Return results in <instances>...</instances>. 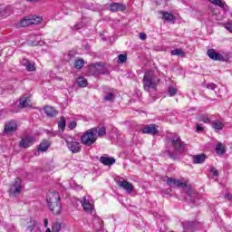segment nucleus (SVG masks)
I'll list each match as a JSON object with an SVG mask.
<instances>
[{
    "instance_id": "41",
    "label": "nucleus",
    "mask_w": 232,
    "mask_h": 232,
    "mask_svg": "<svg viewBox=\"0 0 232 232\" xmlns=\"http://www.w3.org/2000/svg\"><path fill=\"white\" fill-rule=\"evenodd\" d=\"M61 225H60V223H58V222H56V223H53V232H59V231H61Z\"/></svg>"
},
{
    "instance_id": "30",
    "label": "nucleus",
    "mask_w": 232,
    "mask_h": 232,
    "mask_svg": "<svg viewBox=\"0 0 232 232\" xmlns=\"http://www.w3.org/2000/svg\"><path fill=\"white\" fill-rule=\"evenodd\" d=\"M165 155L169 156V159L172 160H179V154L177 152H171L170 150H166Z\"/></svg>"
},
{
    "instance_id": "13",
    "label": "nucleus",
    "mask_w": 232,
    "mask_h": 232,
    "mask_svg": "<svg viewBox=\"0 0 232 232\" xmlns=\"http://www.w3.org/2000/svg\"><path fill=\"white\" fill-rule=\"evenodd\" d=\"M117 185L126 191V193H131L133 191V185L126 179L119 180Z\"/></svg>"
},
{
    "instance_id": "35",
    "label": "nucleus",
    "mask_w": 232,
    "mask_h": 232,
    "mask_svg": "<svg viewBox=\"0 0 232 232\" xmlns=\"http://www.w3.org/2000/svg\"><path fill=\"white\" fill-rule=\"evenodd\" d=\"M86 24L82 22L76 24L73 27H72V30H75V32L79 30H82Z\"/></svg>"
},
{
    "instance_id": "3",
    "label": "nucleus",
    "mask_w": 232,
    "mask_h": 232,
    "mask_svg": "<svg viewBox=\"0 0 232 232\" xmlns=\"http://www.w3.org/2000/svg\"><path fill=\"white\" fill-rule=\"evenodd\" d=\"M89 75H108V70L102 63H96L90 65Z\"/></svg>"
},
{
    "instance_id": "15",
    "label": "nucleus",
    "mask_w": 232,
    "mask_h": 232,
    "mask_svg": "<svg viewBox=\"0 0 232 232\" xmlns=\"http://www.w3.org/2000/svg\"><path fill=\"white\" fill-rule=\"evenodd\" d=\"M208 1L211 3V5H215V6H218L225 12H229V5H227V4H226L225 1L223 0H208Z\"/></svg>"
},
{
    "instance_id": "6",
    "label": "nucleus",
    "mask_w": 232,
    "mask_h": 232,
    "mask_svg": "<svg viewBox=\"0 0 232 232\" xmlns=\"http://www.w3.org/2000/svg\"><path fill=\"white\" fill-rule=\"evenodd\" d=\"M65 143L72 153H79L81 151V145L75 138L68 137L65 139Z\"/></svg>"
},
{
    "instance_id": "22",
    "label": "nucleus",
    "mask_w": 232,
    "mask_h": 232,
    "mask_svg": "<svg viewBox=\"0 0 232 232\" xmlns=\"http://www.w3.org/2000/svg\"><path fill=\"white\" fill-rule=\"evenodd\" d=\"M10 14H12V7L10 6L5 7V5H0V15L2 17H8Z\"/></svg>"
},
{
    "instance_id": "32",
    "label": "nucleus",
    "mask_w": 232,
    "mask_h": 232,
    "mask_svg": "<svg viewBox=\"0 0 232 232\" xmlns=\"http://www.w3.org/2000/svg\"><path fill=\"white\" fill-rule=\"evenodd\" d=\"M171 55H178L179 57H186V53L182 49H174L171 51Z\"/></svg>"
},
{
    "instance_id": "16",
    "label": "nucleus",
    "mask_w": 232,
    "mask_h": 232,
    "mask_svg": "<svg viewBox=\"0 0 232 232\" xmlns=\"http://www.w3.org/2000/svg\"><path fill=\"white\" fill-rule=\"evenodd\" d=\"M109 8L111 12H124L126 5L121 3H111L109 5Z\"/></svg>"
},
{
    "instance_id": "31",
    "label": "nucleus",
    "mask_w": 232,
    "mask_h": 232,
    "mask_svg": "<svg viewBox=\"0 0 232 232\" xmlns=\"http://www.w3.org/2000/svg\"><path fill=\"white\" fill-rule=\"evenodd\" d=\"M50 148V144L48 141L44 140L40 143L38 150L39 151H46Z\"/></svg>"
},
{
    "instance_id": "23",
    "label": "nucleus",
    "mask_w": 232,
    "mask_h": 232,
    "mask_svg": "<svg viewBox=\"0 0 232 232\" xmlns=\"http://www.w3.org/2000/svg\"><path fill=\"white\" fill-rule=\"evenodd\" d=\"M194 164H204L206 162V154H198L193 156Z\"/></svg>"
},
{
    "instance_id": "28",
    "label": "nucleus",
    "mask_w": 232,
    "mask_h": 232,
    "mask_svg": "<svg viewBox=\"0 0 232 232\" xmlns=\"http://www.w3.org/2000/svg\"><path fill=\"white\" fill-rule=\"evenodd\" d=\"M58 128L61 131L66 130V118L64 116H62L60 121H58Z\"/></svg>"
},
{
    "instance_id": "38",
    "label": "nucleus",
    "mask_w": 232,
    "mask_h": 232,
    "mask_svg": "<svg viewBox=\"0 0 232 232\" xmlns=\"http://www.w3.org/2000/svg\"><path fill=\"white\" fill-rule=\"evenodd\" d=\"M43 43H44V42H41V41H39V40L29 41V42H28L29 46H43Z\"/></svg>"
},
{
    "instance_id": "14",
    "label": "nucleus",
    "mask_w": 232,
    "mask_h": 232,
    "mask_svg": "<svg viewBox=\"0 0 232 232\" xmlns=\"http://www.w3.org/2000/svg\"><path fill=\"white\" fill-rule=\"evenodd\" d=\"M34 137L26 136L20 140L19 147L24 149L30 148V146L34 144Z\"/></svg>"
},
{
    "instance_id": "2",
    "label": "nucleus",
    "mask_w": 232,
    "mask_h": 232,
    "mask_svg": "<svg viewBox=\"0 0 232 232\" xmlns=\"http://www.w3.org/2000/svg\"><path fill=\"white\" fill-rule=\"evenodd\" d=\"M47 204L48 208L53 215H60L63 205L61 204V196L59 192L53 190L47 194Z\"/></svg>"
},
{
    "instance_id": "49",
    "label": "nucleus",
    "mask_w": 232,
    "mask_h": 232,
    "mask_svg": "<svg viewBox=\"0 0 232 232\" xmlns=\"http://www.w3.org/2000/svg\"><path fill=\"white\" fill-rule=\"evenodd\" d=\"M34 225H30L27 229H30V231H34Z\"/></svg>"
},
{
    "instance_id": "33",
    "label": "nucleus",
    "mask_w": 232,
    "mask_h": 232,
    "mask_svg": "<svg viewBox=\"0 0 232 232\" xmlns=\"http://www.w3.org/2000/svg\"><path fill=\"white\" fill-rule=\"evenodd\" d=\"M103 99L104 101L112 102V101H115V94L113 92H107Z\"/></svg>"
},
{
    "instance_id": "19",
    "label": "nucleus",
    "mask_w": 232,
    "mask_h": 232,
    "mask_svg": "<svg viewBox=\"0 0 232 232\" xmlns=\"http://www.w3.org/2000/svg\"><path fill=\"white\" fill-rule=\"evenodd\" d=\"M167 184L168 186H177L178 188H186V183L179 179H174L172 178H168Z\"/></svg>"
},
{
    "instance_id": "50",
    "label": "nucleus",
    "mask_w": 232,
    "mask_h": 232,
    "mask_svg": "<svg viewBox=\"0 0 232 232\" xmlns=\"http://www.w3.org/2000/svg\"><path fill=\"white\" fill-rule=\"evenodd\" d=\"M225 198H228V200H231V194H226Z\"/></svg>"
},
{
    "instance_id": "24",
    "label": "nucleus",
    "mask_w": 232,
    "mask_h": 232,
    "mask_svg": "<svg viewBox=\"0 0 232 232\" xmlns=\"http://www.w3.org/2000/svg\"><path fill=\"white\" fill-rule=\"evenodd\" d=\"M162 19H164V21H168L169 23H175V15H173V14L171 13H168V12H163L162 13Z\"/></svg>"
},
{
    "instance_id": "26",
    "label": "nucleus",
    "mask_w": 232,
    "mask_h": 232,
    "mask_svg": "<svg viewBox=\"0 0 232 232\" xmlns=\"http://www.w3.org/2000/svg\"><path fill=\"white\" fill-rule=\"evenodd\" d=\"M183 229H186L187 231H189V229H193L197 226V223L195 221H184L182 223Z\"/></svg>"
},
{
    "instance_id": "48",
    "label": "nucleus",
    "mask_w": 232,
    "mask_h": 232,
    "mask_svg": "<svg viewBox=\"0 0 232 232\" xmlns=\"http://www.w3.org/2000/svg\"><path fill=\"white\" fill-rule=\"evenodd\" d=\"M196 130H197L198 132H202V131H204V127H202L199 124H198L196 126Z\"/></svg>"
},
{
    "instance_id": "9",
    "label": "nucleus",
    "mask_w": 232,
    "mask_h": 232,
    "mask_svg": "<svg viewBox=\"0 0 232 232\" xmlns=\"http://www.w3.org/2000/svg\"><path fill=\"white\" fill-rule=\"evenodd\" d=\"M43 21V18L36 17V19L25 17L20 21V26L24 28L26 26H30V24H39Z\"/></svg>"
},
{
    "instance_id": "8",
    "label": "nucleus",
    "mask_w": 232,
    "mask_h": 232,
    "mask_svg": "<svg viewBox=\"0 0 232 232\" xmlns=\"http://www.w3.org/2000/svg\"><path fill=\"white\" fill-rule=\"evenodd\" d=\"M22 190H23V185H22L21 179L16 178L14 179V182L11 185L9 188V193H13V195L16 197L17 195H19V193H21Z\"/></svg>"
},
{
    "instance_id": "5",
    "label": "nucleus",
    "mask_w": 232,
    "mask_h": 232,
    "mask_svg": "<svg viewBox=\"0 0 232 232\" xmlns=\"http://www.w3.org/2000/svg\"><path fill=\"white\" fill-rule=\"evenodd\" d=\"M156 76L151 71H148L143 76V87L145 92L155 88Z\"/></svg>"
},
{
    "instance_id": "11",
    "label": "nucleus",
    "mask_w": 232,
    "mask_h": 232,
    "mask_svg": "<svg viewBox=\"0 0 232 232\" xmlns=\"http://www.w3.org/2000/svg\"><path fill=\"white\" fill-rule=\"evenodd\" d=\"M183 189H185L186 195L189 197L190 202H197V198L198 197V193H197L191 186L186 184V187H184Z\"/></svg>"
},
{
    "instance_id": "4",
    "label": "nucleus",
    "mask_w": 232,
    "mask_h": 232,
    "mask_svg": "<svg viewBox=\"0 0 232 232\" xmlns=\"http://www.w3.org/2000/svg\"><path fill=\"white\" fill-rule=\"evenodd\" d=\"M170 146L176 151V153H179L180 155L186 153V143L182 141L180 136L176 138H171L169 140Z\"/></svg>"
},
{
    "instance_id": "17",
    "label": "nucleus",
    "mask_w": 232,
    "mask_h": 232,
    "mask_svg": "<svg viewBox=\"0 0 232 232\" xmlns=\"http://www.w3.org/2000/svg\"><path fill=\"white\" fill-rule=\"evenodd\" d=\"M5 133H14V131H17V123L14 121H8L5 126Z\"/></svg>"
},
{
    "instance_id": "27",
    "label": "nucleus",
    "mask_w": 232,
    "mask_h": 232,
    "mask_svg": "<svg viewBox=\"0 0 232 232\" xmlns=\"http://www.w3.org/2000/svg\"><path fill=\"white\" fill-rule=\"evenodd\" d=\"M74 68L76 70H82V68H84V59L82 58H77L74 60Z\"/></svg>"
},
{
    "instance_id": "37",
    "label": "nucleus",
    "mask_w": 232,
    "mask_h": 232,
    "mask_svg": "<svg viewBox=\"0 0 232 232\" xmlns=\"http://www.w3.org/2000/svg\"><path fill=\"white\" fill-rule=\"evenodd\" d=\"M198 121L199 122H205V123H209L211 122V121L209 120V118L206 115H201L198 117Z\"/></svg>"
},
{
    "instance_id": "51",
    "label": "nucleus",
    "mask_w": 232,
    "mask_h": 232,
    "mask_svg": "<svg viewBox=\"0 0 232 232\" xmlns=\"http://www.w3.org/2000/svg\"><path fill=\"white\" fill-rule=\"evenodd\" d=\"M44 227H48V219H44Z\"/></svg>"
},
{
    "instance_id": "12",
    "label": "nucleus",
    "mask_w": 232,
    "mask_h": 232,
    "mask_svg": "<svg viewBox=\"0 0 232 232\" xmlns=\"http://www.w3.org/2000/svg\"><path fill=\"white\" fill-rule=\"evenodd\" d=\"M81 204L85 213H90V215H93V205L90 203V199H87L86 197H82Z\"/></svg>"
},
{
    "instance_id": "46",
    "label": "nucleus",
    "mask_w": 232,
    "mask_h": 232,
    "mask_svg": "<svg viewBox=\"0 0 232 232\" xmlns=\"http://www.w3.org/2000/svg\"><path fill=\"white\" fill-rule=\"evenodd\" d=\"M207 88H208V90H215V88H217V84H215V83H208L207 85Z\"/></svg>"
},
{
    "instance_id": "25",
    "label": "nucleus",
    "mask_w": 232,
    "mask_h": 232,
    "mask_svg": "<svg viewBox=\"0 0 232 232\" xmlns=\"http://www.w3.org/2000/svg\"><path fill=\"white\" fill-rule=\"evenodd\" d=\"M216 153L218 155H224V153H226V145L222 142H218L216 146Z\"/></svg>"
},
{
    "instance_id": "47",
    "label": "nucleus",
    "mask_w": 232,
    "mask_h": 232,
    "mask_svg": "<svg viewBox=\"0 0 232 232\" xmlns=\"http://www.w3.org/2000/svg\"><path fill=\"white\" fill-rule=\"evenodd\" d=\"M147 37H148V35H146L145 33H140V39L141 41H146Z\"/></svg>"
},
{
    "instance_id": "52",
    "label": "nucleus",
    "mask_w": 232,
    "mask_h": 232,
    "mask_svg": "<svg viewBox=\"0 0 232 232\" xmlns=\"http://www.w3.org/2000/svg\"><path fill=\"white\" fill-rule=\"evenodd\" d=\"M29 3H35L37 1H41V0H27Z\"/></svg>"
},
{
    "instance_id": "40",
    "label": "nucleus",
    "mask_w": 232,
    "mask_h": 232,
    "mask_svg": "<svg viewBox=\"0 0 232 232\" xmlns=\"http://www.w3.org/2000/svg\"><path fill=\"white\" fill-rule=\"evenodd\" d=\"M75 55H77V52L69 51V53H67V56L69 57L67 60V63H70V61H72V59H73V57H75Z\"/></svg>"
},
{
    "instance_id": "10",
    "label": "nucleus",
    "mask_w": 232,
    "mask_h": 232,
    "mask_svg": "<svg viewBox=\"0 0 232 232\" xmlns=\"http://www.w3.org/2000/svg\"><path fill=\"white\" fill-rule=\"evenodd\" d=\"M141 133L146 135H158L159 126L157 124H150V125L145 126L141 130Z\"/></svg>"
},
{
    "instance_id": "34",
    "label": "nucleus",
    "mask_w": 232,
    "mask_h": 232,
    "mask_svg": "<svg viewBox=\"0 0 232 232\" xmlns=\"http://www.w3.org/2000/svg\"><path fill=\"white\" fill-rule=\"evenodd\" d=\"M126 61H128V54H119L118 63L120 64H123V63H126Z\"/></svg>"
},
{
    "instance_id": "43",
    "label": "nucleus",
    "mask_w": 232,
    "mask_h": 232,
    "mask_svg": "<svg viewBox=\"0 0 232 232\" xmlns=\"http://www.w3.org/2000/svg\"><path fill=\"white\" fill-rule=\"evenodd\" d=\"M225 28L232 34V20L225 24Z\"/></svg>"
},
{
    "instance_id": "53",
    "label": "nucleus",
    "mask_w": 232,
    "mask_h": 232,
    "mask_svg": "<svg viewBox=\"0 0 232 232\" xmlns=\"http://www.w3.org/2000/svg\"><path fill=\"white\" fill-rule=\"evenodd\" d=\"M53 208H55V204H53Z\"/></svg>"
},
{
    "instance_id": "1",
    "label": "nucleus",
    "mask_w": 232,
    "mask_h": 232,
    "mask_svg": "<svg viewBox=\"0 0 232 232\" xmlns=\"http://www.w3.org/2000/svg\"><path fill=\"white\" fill-rule=\"evenodd\" d=\"M106 135V128L105 127H93L92 129L87 130L81 136V142L83 146H93L95 142H97V139L99 137H104Z\"/></svg>"
},
{
    "instance_id": "18",
    "label": "nucleus",
    "mask_w": 232,
    "mask_h": 232,
    "mask_svg": "<svg viewBox=\"0 0 232 232\" xmlns=\"http://www.w3.org/2000/svg\"><path fill=\"white\" fill-rule=\"evenodd\" d=\"M100 162L103 164V166H113V164H115V158L102 156L100 158Z\"/></svg>"
},
{
    "instance_id": "7",
    "label": "nucleus",
    "mask_w": 232,
    "mask_h": 232,
    "mask_svg": "<svg viewBox=\"0 0 232 232\" xmlns=\"http://www.w3.org/2000/svg\"><path fill=\"white\" fill-rule=\"evenodd\" d=\"M207 55L211 59L212 61H227V55H224L222 53H217V50L215 49H208L207 51Z\"/></svg>"
},
{
    "instance_id": "42",
    "label": "nucleus",
    "mask_w": 232,
    "mask_h": 232,
    "mask_svg": "<svg viewBox=\"0 0 232 232\" xmlns=\"http://www.w3.org/2000/svg\"><path fill=\"white\" fill-rule=\"evenodd\" d=\"M68 128L71 130H75V128H77V121H72L69 122Z\"/></svg>"
},
{
    "instance_id": "20",
    "label": "nucleus",
    "mask_w": 232,
    "mask_h": 232,
    "mask_svg": "<svg viewBox=\"0 0 232 232\" xmlns=\"http://www.w3.org/2000/svg\"><path fill=\"white\" fill-rule=\"evenodd\" d=\"M44 111L47 115V117H51V118L56 117L57 113H59L57 110H55V108L52 106H45L44 108Z\"/></svg>"
},
{
    "instance_id": "39",
    "label": "nucleus",
    "mask_w": 232,
    "mask_h": 232,
    "mask_svg": "<svg viewBox=\"0 0 232 232\" xmlns=\"http://www.w3.org/2000/svg\"><path fill=\"white\" fill-rule=\"evenodd\" d=\"M20 108H28V98L20 100Z\"/></svg>"
},
{
    "instance_id": "45",
    "label": "nucleus",
    "mask_w": 232,
    "mask_h": 232,
    "mask_svg": "<svg viewBox=\"0 0 232 232\" xmlns=\"http://www.w3.org/2000/svg\"><path fill=\"white\" fill-rule=\"evenodd\" d=\"M210 173H212V175H214V177H218V170H217L216 168L210 169Z\"/></svg>"
},
{
    "instance_id": "21",
    "label": "nucleus",
    "mask_w": 232,
    "mask_h": 232,
    "mask_svg": "<svg viewBox=\"0 0 232 232\" xmlns=\"http://www.w3.org/2000/svg\"><path fill=\"white\" fill-rule=\"evenodd\" d=\"M224 126H225L224 123L221 122L218 120H216V121L211 122V127L216 131V133H218L219 131H222L224 130Z\"/></svg>"
},
{
    "instance_id": "36",
    "label": "nucleus",
    "mask_w": 232,
    "mask_h": 232,
    "mask_svg": "<svg viewBox=\"0 0 232 232\" xmlns=\"http://www.w3.org/2000/svg\"><path fill=\"white\" fill-rule=\"evenodd\" d=\"M177 92H178L177 88L173 86L169 87L168 92L169 97H175V95H177Z\"/></svg>"
},
{
    "instance_id": "44",
    "label": "nucleus",
    "mask_w": 232,
    "mask_h": 232,
    "mask_svg": "<svg viewBox=\"0 0 232 232\" xmlns=\"http://www.w3.org/2000/svg\"><path fill=\"white\" fill-rule=\"evenodd\" d=\"M34 70H35V65H34L33 63H28L26 65V71L27 72H34Z\"/></svg>"
},
{
    "instance_id": "29",
    "label": "nucleus",
    "mask_w": 232,
    "mask_h": 232,
    "mask_svg": "<svg viewBox=\"0 0 232 232\" xmlns=\"http://www.w3.org/2000/svg\"><path fill=\"white\" fill-rule=\"evenodd\" d=\"M77 84L78 86H81V88H86L88 86V80L84 77H79L77 79Z\"/></svg>"
}]
</instances>
